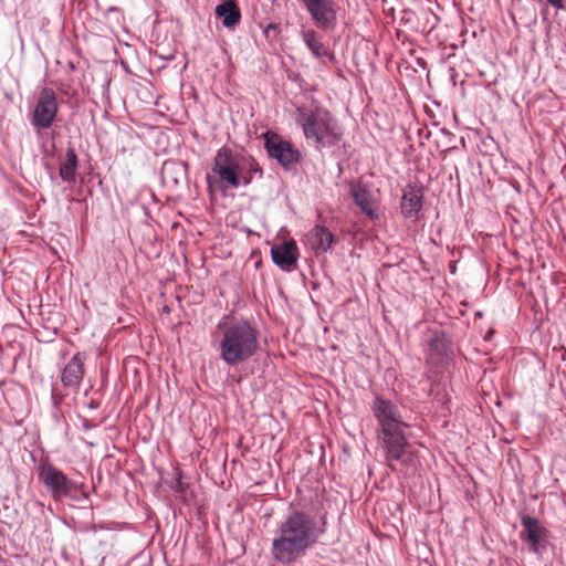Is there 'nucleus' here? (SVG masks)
<instances>
[{
	"label": "nucleus",
	"mask_w": 566,
	"mask_h": 566,
	"mask_svg": "<svg viewBox=\"0 0 566 566\" xmlns=\"http://www.w3.org/2000/svg\"><path fill=\"white\" fill-rule=\"evenodd\" d=\"M326 512L292 507L274 532L272 558L281 565L297 562L317 545L326 532Z\"/></svg>",
	"instance_id": "nucleus-1"
},
{
	"label": "nucleus",
	"mask_w": 566,
	"mask_h": 566,
	"mask_svg": "<svg viewBox=\"0 0 566 566\" xmlns=\"http://www.w3.org/2000/svg\"><path fill=\"white\" fill-rule=\"evenodd\" d=\"M262 175V168L252 156L234 154L223 146L217 150L211 171L206 179L209 189L226 192L241 186L247 187L255 176L261 178Z\"/></svg>",
	"instance_id": "nucleus-2"
},
{
	"label": "nucleus",
	"mask_w": 566,
	"mask_h": 566,
	"mask_svg": "<svg viewBox=\"0 0 566 566\" xmlns=\"http://www.w3.org/2000/svg\"><path fill=\"white\" fill-rule=\"evenodd\" d=\"M220 334L219 358L228 366H238L251 357L259 349V331L248 319L228 321L223 316L217 325Z\"/></svg>",
	"instance_id": "nucleus-3"
},
{
	"label": "nucleus",
	"mask_w": 566,
	"mask_h": 566,
	"mask_svg": "<svg viewBox=\"0 0 566 566\" xmlns=\"http://www.w3.org/2000/svg\"><path fill=\"white\" fill-rule=\"evenodd\" d=\"M295 113L305 139L315 148H329L340 140L342 132L337 122L326 108L318 105L298 106Z\"/></svg>",
	"instance_id": "nucleus-4"
},
{
	"label": "nucleus",
	"mask_w": 566,
	"mask_h": 566,
	"mask_svg": "<svg viewBox=\"0 0 566 566\" xmlns=\"http://www.w3.org/2000/svg\"><path fill=\"white\" fill-rule=\"evenodd\" d=\"M59 112L57 96L53 88L43 87L36 97L32 111L29 113V120L35 132L52 127Z\"/></svg>",
	"instance_id": "nucleus-5"
},
{
	"label": "nucleus",
	"mask_w": 566,
	"mask_h": 566,
	"mask_svg": "<svg viewBox=\"0 0 566 566\" xmlns=\"http://www.w3.org/2000/svg\"><path fill=\"white\" fill-rule=\"evenodd\" d=\"M409 428V424L406 422V426H396L390 428H385L382 430H378V437L381 442L385 459L387 462L400 461L401 463L409 462L408 454V434L406 430Z\"/></svg>",
	"instance_id": "nucleus-6"
},
{
	"label": "nucleus",
	"mask_w": 566,
	"mask_h": 566,
	"mask_svg": "<svg viewBox=\"0 0 566 566\" xmlns=\"http://www.w3.org/2000/svg\"><path fill=\"white\" fill-rule=\"evenodd\" d=\"M314 25L323 31L337 24L338 6L335 0H300Z\"/></svg>",
	"instance_id": "nucleus-7"
},
{
	"label": "nucleus",
	"mask_w": 566,
	"mask_h": 566,
	"mask_svg": "<svg viewBox=\"0 0 566 566\" xmlns=\"http://www.w3.org/2000/svg\"><path fill=\"white\" fill-rule=\"evenodd\" d=\"M264 144L270 157L275 158L284 167L295 164L300 159V151L275 133H265Z\"/></svg>",
	"instance_id": "nucleus-8"
},
{
	"label": "nucleus",
	"mask_w": 566,
	"mask_h": 566,
	"mask_svg": "<svg viewBox=\"0 0 566 566\" xmlns=\"http://www.w3.org/2000/svg\"><path fill=\"white\" fill-rule=\"evenodd\" d=\"M523 526L522 538L530 543V551L542 556L546 551L547 530L533 516L524 515L521 518Z\"/></svg>",
	"instance_id": "nucleus-9"
},
{
	"label": "nucleus",
	"mask_w": 566,
	"mask_h": 566,
	"mask_svg": "<svg viewBox=\"0 0 566 566\" xmlns=\"http://www.w3.org/2000/svg\"><path fill=\"white\" fill-rule=\"evenodd\" d=\"M371 410L377 420L378 430L396 426H406V421L402 419L398 406L390 400L376 397Z\"/></svg>",
	"instance_id": "nucleus-10"
},
{
	"label": "nucleus",
	"mask_w": 566,
	"mask_h": 566,
	"mask_svg": "<svg viewBox=\"0 0 566 566\" xmlns=\"http://www.w3.org/2000/svg\"><path fill=\"white\" fill-rule=\"evenodd\" d=\"M39 478L53 497L66 496L70 493L71 481L52 464H43L39 468Z\"/></svg>",
	"instance_id": "nucleus-11"
},
{
	"label": "nucleus",
	"mask_w": 566,
	"mask_h": 566,
	"mask_svg": "<svg viewBox=\"0 0 566 566\" xmlns=\"http://www.w3.org/2000/svg\"><path fill=\"white\" fill-rule=\"evenodd\" d=\"M272 261L283 271H291L298 260V248L294 240L284 241L271 248Z\"/></svg>",
	"instance_id": "nucleus-12"
},
{
	"label": "nucleus",
	"mask_w": 566,
	"mask_h": 566,
	"mask_svg": "<svg viewBox=\"0 0 566 566\" xmlns=\"http://www.w3.org/2000/svg\"><path fill=\"white\" fill-rule=\"evenodd\" d=\"M85 355L76 353L64 366L61 381L65 388H78L84 377Z\"/></svg>",
	"instance_id": "nucleus-13"
},
{
	"label": "nucleus",
	"mask_w": 566,
	"mask_h": 566,
	"mask_svg": "<svg viewBox=\"0 0 566 566\" xmlns=\"http://www.w3.org/2000/svg\"><path fill=\"white\" fill-rule=\"evenodd\" d=\"M334 242L333 234L322 226L312 228L305 237V244L316 255L327 252Z\"/></svg>",
	"instance_id": "nucleus-14"
},
{
	"label": "nucleus",
	"mask_w": 566,
	"mask_h": 566,
	"mask_svg": "<svg viewBox=\"0 0 566 566\" xmlns=\"http://www.w3.org/2000/svg\"><path fill=\"white\" fill-rule=\"evenodd\" d=\"M214 13L222 19V25L227 29L235 28L241 20V12L235 0H226L219 3Z\"/></svg>",
	"instance_id": "nucleus-15"
},
{
	"label": "nucleus",
	"mask_w": 566,
	"mask_h": 566,
	"mask_svg": "<svg viewBox=\"0 0 566 566\" xmlns=\"http://www.w3.org/2000/svg\"><path fill=\"white\" fill-rule=\"evenodd\" d=\"M450 353V340L443 332L434 333L429 342L428 359L438 361L447 358Z\"/></svg>",
	"instance_id": "nucleus-16"
},
{
	"label": "nucleus",
	"mask_w": 566,
	"mask_h": 566,
	"mask_svg": "<svg viewBox=\"0 0 566 566\" xmlns=\"http://www.w3.org/2000/svg\"><path fill=\"white\" fill-rule=\"evenodd\" d=\"M301 36L306 48L315 57L322 59L329 55L327 46L323 43L322 36L316 30L304 29L301 31Z\"/></svg>",
	"instance_id": "nucleus-17"
},
{
	"label": "nucleus",
	"mask_w": 566,
	"mask_h": 566,
	"mask_svg": "<svg viewBox=\"0 0 566 566\" xmlns=\"http://www.w3.org/2000/svg\"><path fill=\"white\" fill-rule=\"evenodd\" d=\"M422 207V195L419 190L410 188L401 198V213L406 218L415 217Z\"/></svg>",
	"instance_id": "nucleus-18"
},
{
	"label": "nucleus",
	"mask_w": 566,
	"mask_h": 566,
	"mask_svg": "<svg viewBox=\"0 0 566 566\" xmlns=\"http://www.w3.org/2000/svg\"><path fill=\"white\" fill-rule=\"evenodd\" d=\"M352 196L355 203L368 216L376 214V203L371 192L363 186H355L352 188Z\"/></svg>",
	"instance_id": "nucleus-19"
},
{
	"label": "nucleus",
	"mask_w": 566,
	"mask_h": 566,
	"mask_svg": "<svg viewBox=\"0 0 566 566\" xmlns=\"http://www.w3.org/2000/svg\"><path fill=\"white\" fill-rule=\"evenodd\" d=\"M78 166L77 155L73 148L66 149V158L61 163L59 168L60 177L63 181L74 182L76 179V170Z\"/></svg>",
	"instance_id": "nucleus-20"
},
{
	"label": "nucleus",
	"mask_w": 566,
	"mask_h": 566,
	"mask_svg": "<svg viewBox=\"0 0 566 566\" xmlns=\"http://www.w3.org/2000/svg\"><path fill=\"white\" fill-rule=\"evenodd\" d=\"M170 486L177 493H184L187 489L180 476L176 478Z\"/></svg>",
	"instance_id": "nucleus-21"
},
{
	"label": "nucleus",
	"mask_w": 566,
	"mask_h": 566,
	"mask_svg": "<svg viewBox=\"0 0 566 566\" xmlns=\"http://www.w3.org/2000/svg\"><path fill=\"white\" fill-rule=\"evenodd\" d=\"M546 4L553 7L556 11L564 9V0H546Z\"/></svg>",
	"instance_id": "nucleus-22"
},
{
	"label": "nucleus",
	"mask_w": 566,
	"mask_h": 566,
	"mask_svg": "<svg viewBox=\"0 0 566 566\" xmlns=\"http://www.w3.org/2000/svg\"><path fill=\"white\" fill-rule=\"evenodd\" d=\"M546 9L542 10V15H545Z\"/></svg>",
	"instance_id": "nucleus-23"
}]
</instances>
